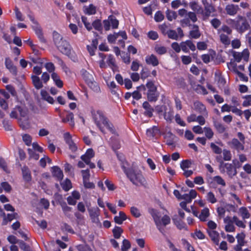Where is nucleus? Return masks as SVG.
Returning <instances> with one entry per match:
<instances>
[{
  "mask_svg": "<svg viewBox=\"0 0 251 251\" xmlns=\"http://www.w3.org/2000/svg\"><path fill=\"white\" fill-rule=\"evenodd\" d=\"M93 118L97 126L103 133H105L104 128L105 127L112 133L116 134L113 125L109 122L101 111H98L94 113L93 114Z\"/></svg>",
  "mask_w": 251,
  "mask_h": 251,
  "instance_id": "nucleus-1",
  "label": "nucleus"
},
{
  "mask_svg": "<svg viewBox=\"0 0 251 251\" xmlns=\"http://www.w3.org/2000/svg\"><path fill=\"white\" fill-rule=\"evenodd\" d=\"M126 176L135 185H144L146 183V179L140 171L132 169L129 172L127 173Z\"/></svg>",
  "mask_w": 251,
  "mask_h": 251,
  "instance_id": "nucleus-2",
  "label": "nucleus"
},
{
  "mask_svg": "<svg viewBox=\"0 0 251 251\" xmlns=\"http://www.w3.org/2000/svg\"><path fill=\"white\" fill-rule=\"evenodd\" d=\"M230 21L234 24L235 29L240 33H242L250 28V22L242 16H239L236 21L233 20H230Z\"/></svg>",
  "mask_w": 251,
  "mask_h": 251,
  "instance_id": "nucleus-3",
  "label": "nucleus"
},
{
  "mask_svg": "<svg viewBox=\"0 0 251 251\" xmlns=\"http://www.w3.org/2000/svg\"><path fill=\"white\" fill-rule=\"evenodd\" d=\"M148 89L147 98L150 101H156L159 97L157 92V88L152 81H149L146 84Z\"/></svg>",
  "mask_w": 251,
  "mask_h": 251,
  "instance_id": "nucleus-4",
  "label": "nucleus"
},
{
  "mask_svg": "<svg viewBox=\"0 0 251 251\" xmlns=\"http://www.w3.org/2000/svg\"><path fill=\"white\" fill-rule=\"evenodd\" d=\"M202 3L203 5V12L201 16L202 20L206 21L211 16V13L215 12L216 9L213 4L207 1V0H202Z\"/></svg>",
  "mask_w": 251,
  "mask_h": 251,
  "instance_id": "nucleus-5",
  "label": "nucleus"
},
{
  "mask_svg": "<svg viewBox=\"0 0 251 251\" xmlns=\"http://www.w3.org/2000/svg\"><path fill=\"white\" fill-rule=\"evenodd\" d=\"M219 169L222 173H226L230 178H232L236 176L237 173L235 167L232 164L228 163L223 164L222 167H221Z\"/></svg>",
  "mask_w": 251,
  "mask_h": 251,
  "instance_id": "nucleus-6",
  "label": "nucleus"
},
{
  "mask_svg": "<svg viewBox=\"0 0 251 251\" xmlns=\"http://www.w3.org/2000/svg\"><path fill=\"white\" fill-rule=\"evenodd\" d=\"M232 55L235 60L237 62H240L242 59L248 62L249 59L250 52L248 49H245L241 52L233 51Z\"/></svg>",
  "mask_w": 251,
  "mask_h": 251,
  "instance_id": "nucleus-7",
  "label": "nucleus"
},
{
  "mask_svg": "<svg viewBox=\"0 0 251 251\" xmlns=\"http://www.w3.org/2000/svg\"><path fill=\"white\" fill-rule=\"evenodd\" d=\"M18 113L21 117H25L27 113V110L24 107L16 106L11 111L10 116L11 118H18Z\"/></svg>",
  "mask_w": 251,
  "mask_h": 251,
  "instance_id": "nucleus-8",
  "label": "nucleus"
},
{
  "mask_svg": "<svg viewBox=\"0 0 251 251\" xmlns=\"http://www.w3.org/2000/svg\"><path fill=\"white\" fill-rule=\"evenodd\" d=\"M89 216L93 223L96 224L100 223L99 216L100 215V210L98 207H92L88 209Z\"/></svg>",
  "mask_w": 251,
  "mask_h": 251,
  "instance_id": "nucleus-9",
  "label": "nucleus"
},
{
  "mask_svg": "<svg viewBox=\"0 0 251 251\" xmlns=\"http://www.w3.org/2000/svg\"><path fill=\"white\" fill-rule=\"evenodd\" d=\"M64 139L71 151L73 152H75L77 150V147L73 141L72 136L69 132H66L64 134Z\"/></svg>",
  "mask_w": 251,
  "mask_h": 251,
  "instance_id": "nucleus-10",
  "label": "nucleus"
},
{
  "mask_svg": "<svg viewBox=\"0 0 251 251\" xmlns=\"http://www.w3.org/2000/svg\"><path fill=\"white\" fill-rule=\"evenodd\" d=\"M181 50L185 53L189 52V50L192 51L196 50V46L193 42L190 40L181 42Z\"/></svg>",
  "mask_w": 251,
  "mask_h": 251,
  "instance_id": "nucleus-11",
  "label": "nucleus"
},
{
  "mask_svg": "<svg viewBox=\"0 0 251 251\" xmlns=\"http://www.w3.org/2000/svg\"><path fill=\"white\" fill-rule=\"evenodd\" d=\"M228 144L231 148L236 150L238 152L244 150V143L240 142L237 139L233 138Z\"/></svg>",
  "mask_w": 251,
  "mask_h": 251,
  "instance_id": "nucleus-12",
  "label": "nucleus"
},
{
  "mask_svg": "<svg viewBox=\"0 0 251 251\" xmlns=\"http://www.w3.org/2000/svg\"><path fill=\"white\" fill-rule=\"evenodd\" d=\"M57 48L62 53L67 56L70 55L71 52V46L66 40L58 45Z\"/></svg>",
  "mask_w": 251,
  "mask_h": 251,
  "instance_id": "nucleus-13",
  "label": "nucleus"
},
{
  "mask_svg": "<svg viewBox=\"0 0 251 251\" xmlns=\"http://www.w3.org/2000/svg\"><path fill=\"white\" fill-rule=\"evenodd\" d=\"M5 65L6 68L9 71V72L14 75H16L17 74V68L14 65L12 61L9 57H6L5 59Z\"/></svg>",
  "mask_w": 251,
  "mask_h": 251,
  "instance_id": "nucleus-14",
  "label": "nucleus"
},
{
  "mask_svg": "<svg viewBox=\"0 0 251 251\" xmlns=\"http://www.w3.org/2000/svg\"><path fill=\"white\" fill-rule=\"evenodd\" d=\"M239 10V6L233 4H228L225 8V10L226 11L227 14L230 16H234L236 15Z\"/></svg>",
  "mask_w": 251,
  "mask_h": 251,
  "instance_id": "nucleus-15",
  "label": "nucleus"
},
{
  "mask_svg": "<svg viewBox=\"0 0 251 251\" xmlns=\"http://www.w3.org/2000/svg\"><path fill=\"white\" fill-rule=\"evenodd\" d=\"M94 155L95 152L93 149H89L87 150L84 154L81 156L80 158L85 164L89 163Z\"/></svg>",
  "mask_w": 251,
  "mask_h": 251,
  "instance_id": "nucleus-16",
  "label": "nucleus"
},
{
  "mask_svg": "<svg viewBox=\"0 0 251 251\" xmlns=\"http://www.w3.org/2000/svg\"><path fill=\"white\" fill-rule=\"evenodd\" d=\"M145 61L147 64L153 67L157 66L159 64L157 57L153 54L147 55L145 58Z\"/></svg>",
  "mask_w": 251,
  "mask_h": 251,
  "instance_id": "nucleus-17",
  "label": "nucleus"
},
{
  "mask_svg": "<svg viewBox=\"0 0 251 251\" xmlns=\"http://www.w3.org/2000/svg\"><path fill=\"white\" fill-rule=\"evenodd\" d=\"M149 212L153 218L155 224H158V223L161 222V214L160 212H159L156 209L153 208H150L149 209Z\"/></svg>",
  "mask_w": 251,
  "mask_h": 251,
  "instance_id": "nucleus-18",
  "label": "nucleus"
},
{
  "mask_svg": "<svg viewBox=\"0 0 251 251\" xmlns=\"http://www.w3.org/2000/svg\"><path fill=\"white\" fill-rule=\"evenodd\" d=\"M143 107L145 110L144 114L149 117H151L153 116L154 111L153 108L149 104L148 101H145L143 103Z\"/></svg>",
  "mask_w": 251,
  "mask_h": 251,
  "instance_id": "nucleus-19",
  "label": "nucleus"
},
{
  "mask_svg": "<svg viewBox=\"0 0 251 251\" xmlns=\"http://www.w3.org/2000/svg\"><path fill=\"white\" fill-rule=\"evenodd\" d=\"M238 215L241 217L243 220L249 219L251 217V214L247 207L242 206L239 208Z\"/></svg>",
  "mask_w": 251,
  "mask_h": 251,
  "instance_id": "nucleus-20",
  "label": "nucleus"
},
{
  "mask_svg": "<svg viewBox=\"0 0 251 251\" xmlns=\"http://www.w3.org/2000/svg\"><path fill=\"white\" fill-rule=\"evenodd\" d=\"M194 107L195 110L199 113L207 115L208 113L206 111V109L204 105L200 101H196L194 103Z\"/></svg>",
  "mask_w": 251,
  "mask_h": 251,
  "instance_id": "nucleus-21",
  "label": "nucleus"
},
{
  "mask_svg": "<svg viewBox=\"0 0 251 251\" xmlns=\"http://www.w3.org/2000/svg\"><path fill=\"white\" fill-rule=\"evenodd\" d=\"M51 171L53 176L56 177L57 180H61L63 179V172L58 167H53L51 169Z\"/></svg>",
  "mask_w": 251,
  "mask_h": 251,
  "instance_id": "nucleus-22",
  "label": "nucleus"
},
{
  "mask_svg": "<svg viewBox=\"0 0 251 251\" xmlns=\"http://www.w3.org/2000/svg\"><path fill=\"white\" fill-rule=\"evenodd\" d=\"M32 27L39 40L42 42H45V39L44 37L42 30L38 23H35V25H32Z\"/></svg>",
  "mask_w": 251,
  "mask_h": 251,
  "instance_id": "nucleus-23",
  "label": "nucleus"
},
{
  "mask_svg": "<svg viewBox=\"0 0 251 251\" xmlns=\"http://www.w3.org/2000/svg\"><path fill=\"white\" fill-rule=\"evenodd\" d=\"M83 12L87 15H94L96 13V7L92 4L88 6H84L83 8Z\"/></svg>",
  "mask_w": 251,
  "mask_h": 251,
  "instance_id": "nucleus-24",
  "label": "nucleus"
},
{
  "mask_svg": "<svg viewBox=\"0 0 251 251\" xmlns=\"http://www.w3.org/2000/svg\"><path fill=\"white\" fill-rule=\"evenodd\" d=\"M189 35L190 37L193 39H198L201 36V33L198 25H193V29L189 32Z\"/></svg>",
  "mask_w": 251,
  "mask_h": 251,
  "instance_id": "nucleus-25",
  "label": "nucleus"
},
{
  "mask_svg": "<svg viewBox=\"0 0 251 251\" xmlns=\"http://www.w3.org/2000/svg\"><path fill=\"white\" fill-rule=\"evenodd\" d=\"M66 117L65 118H63L62 119V121L63 123H68L69 122V125L71 126H74L75 125V122L74 119V114L72 112H68Z\"/></svg>",
  "mask_w": 251,
  "mask_h": 251,
  "instance_id": "nucleus-26",
  "label": "nucleus"
},
{
  "mask_svg": "<svg viewBox=\"0 0 251 251\" xmlns=\"http://www.w3.org/2000/svg\"><path fill=\"white\" fill-rule=\"evenodd\" d=\"M81 76L86 83L93 80V75L85 69H82L80 71Z\"/></svg>",
  "mask_w": 251,
  "mask_h": 251,
  "instance_id": "nucleus-27",
  "label": "nucleus"
},
{
  "mask_svg": "<svg viewBox=\"0 0 251 251\" xmlns=\"http://www.w3.org/2000/svg\"><path fill=\"white\" fill-rule=\"evenodd\" d=\"M175 137V136L171 132H168L164 135V139L166 143L169 146H172L174 144Z\"/></svg>",
  "mask_w": 251,
  "mask_h": 251,
  "instance_id": "nucleus-28",
  "label": "nucleus"
},
{
  "mask_svg": "<svg viewBox=\"0 0 251 251\" xmlns=\"http://www.w3.org/2000/svg\"><path fill=\"white\" fill-rule=\"evenodd\" d=\"M23 176L25 181H29L31 179V173L29 169L26 166L22 168Z\"/></svg>",
  "mask_w": 251,
  "mask_h": 251,
  "instance_id": "nucleus-29",
  "label": "nucleus"
},
{
  "mask_svg": "<svg viewBox=\"0 0 251 251\" xmlns=\"http://www.w3.org/2000/svg\"><path fill=\"white\" fill-rule=\"evenodd\" d=\"M53 39L54 44L56 46L61 44L65 40H63L62 36L56 31L53 32Z\"/></svg>",
  "mask_w": 251,
  "mask_h": 251,
  "instance_id": "nucleus-30",
  "label": "nucleus"
},
{
  "mask_svg": "<svg viewBox=\"0 0 251 251\" xmlns=\"http://www.w3.org/2000/svg\"><path fill=\"white\" fill-rule=\"evenodd\" d=\"M53 39L54 44L56 46L61 44L65 40H63L62 36L56 31L53 32Z\"/></svg>",
  "mask_w": 251,
  "mask_h": 251,
  "instance_id": "nucleus-31",
  "label": "nucleus"
},
{
  "mask_svg": "<svg viewBox=\"0 0 251 251\" xmlns=\"http://www.w3.org/2000/svg\"><path fill=\"white\" fill-rule=\"evenodd\" d=\"M190 6L191 8L197 14H202V12H203V8L201 6L199 5L197 2H191L190 3Z\"/></svg>",
  "mask_w": 251,
  "mask_h": 251,
  "instance_id": "nucleus-32",
  "label": "nucleus"
},
{
  "mask_svg": "<svg viewBox=\"0 0 251 251\" xmlns=\"http://www.w3.org/2000/svg\"><path fill=\"white\" fill-rule=\"evenodd\" d=\"M108 65L112 68L113 71H117L118 67L115 63V59L112 54H109L107 60Z\"/></svg>",
  "mask_w": 251,
  "mask_h": 251,
  "instance_id": "nucleus-33",
  "label": "nucleus"
},
{
  "mask_svg": "<svg viewBox=\"0 0 251 251\" xmlns=\"http://www.w3.org/2000/svg\"><path fill=\"white\" fill-rule=\"evenodd\" d=\"M58 64L61 67L63 71L67 75H70L72 74V72L69 67L67 66L64 61L59 57H57Z\"/></svg>",
  "mask_w": 251,
  "mask_h": 251,
  "instance_id": "nucleus-34",
  "label": "nucleus"
},
{
  "mask_svg": "<svg viewBox=\"0 0 251 251\" xmlns=\"http://www.w3.org/2000/svg\"><path fill=\"white\" fill-rule=\"evenodd\" d=\"M209 215V209L206 207L201 211L200 214L199 215V218L201 221H206Z\"/></svg>",
  "mask_w": 251,
  "mask_h": 251,
  "instance_id": "nucleus-35",
  "label": "nucleus"
},
{
  "mask_svg": "<svg viewBox=\"0 0 251 251\" xmlns=\"http://www.w3.org/2000/svg\"><path fill=\"white\" fill-rule=\"evenodd\" d=\"M126 219V216L125 213L122 211H120L118 216H116L114 217V221L118 224L121 225L123 223V221H125Z\"/></svg>",
  "mask_w": 251,
  "mask_h": 251,
  "instance_id": "nucleus-36",
  "label": "nucleus"
},
{
  "mask_svg": "<svg viewBox=\"0 0 251 251\" xmlns=\"http://www.w3.org/2000/svg\"><path fill=\"white\" fill-rule=\"evenodd\" d=\"M233 223H234L238 227L245 228L246 227L245 220H241L236 216H234L232 217Z\"/></svg>",
  "mask_w": 251,
  "mask_h": 251,
  "instance_id": "nucleus-37",
  "label": "nucleus"
},
{
  "mask_svg": "<svg viewBox=\"0 0 251 251\" xmlns=\"http://www.w3.org/2000/svg\"><path fill=\"white\" fill-rule=\"evenodd\" d=\"M18 217V215L16 213H14L13 214H7V216L3 218V220L2 221V225H6L8 222H11L12 220H13L14 219H17Z\"/></svg>",
  "mask_w": 251,
  "mask_h": 251,
  "instance_id": "nucleus-38",
  "label": "nucleus"
},
{
  "mask_svg": "<svg viewBox=\"0 0 251 251\" xmlns=\"http://www.w3.org/2000/svg\"><path fill=\"white\" fill-rule=\"evenodd\" d=\"M31 78L32 80L33 84L34 87L37 89H39L43 87V84L41 81L40 79V78L37 75H32Z\"/></svg>",
  "mask_w": 251,
  "mask_h": 251,
  "instance_id": "nucleus-39",
  "label": "nucleus"
},
{
  "mask_svg": "<svg viewBox=\"0 0 251 251\" xmlns=\"http://www.w3.org/2000/svg\"><path fill=\"white\" fill-rule=\"evenodd\" d=\"M208 233L212 241L216 243H218L219 242V234L218 232L214 230H210L208 231Z\"/></svg>",
  "mask_w": 251,
  "mask_h": 251,
  "instance_id": "nucleus-40",
  "label": "nucleus"
},
{
  "mask_svg": "<svg viewBox=\"0 0 251 251\" xmlns=\"http://www.w3.org/2000/svg\"><path fill=\"white\" fill-rule=\"evenodd\" d=\"M51 76L52 79L53 80V81L55 83V84L59 88H62L63 87V82L60 79V77L57 74H56V73H52Z\"/></svg>",
  "mask_w": 251,
  "mask_h": 251,
  "instance_id": "nucleus-41",
  "label": "nucleus"
},
{
  "mask_svg": "<svg viewBox=\"0 0 251 251\" xmlns=\"http://www.w3.org/2000/svg\"><path fill=\"white\" fill-rule=\"evenodd\" d=\"M41 95L42 98L47 101L48 102L51 104H53L54 102V100L52 97H50L49 93L45 91L42 90L41 92Z\"/></svg>",
  "mask_w": 251,
  "mask_h": 251,
  "instance_id": "nucleus-42",
  "label": "nucleus"
},
{
  "mask_svg": "<svg viewBox=\"0 0 251 251\" xmlns=\"http://www.w3.org/2000/svg\"><path fill=\"white\" fill-rule=\"evenodd\" d=\"M110 140L112 148L116 151V150L120 148V142L116 137H112L110 138Z\"/></svg>",
  "mask_w": 251,
  "mask_h": 251,
  "instance_id": "nucleus-43",
  "label": "nucleus"
},
{
  "mask_svg": "<svg viewBox=\"0 0 251 251\" xmlns=\"http://www.w3.org/2000/svg\"><path fill=\"white\" fill-rule=\"evenodd\" d=\"M88 86L95 92L99 93L100 89L98 84L95 81L92 80L87 83Z\"/></svg>",
  "mask_w": 251,
  "mask_h": 251,
  "instance_id": "nucleus-44",
  "label": "nucleus"
},
{
  "mask_svg": "<svg viewBox=\"0 0 251 251\" xmlns=\"http://www.w3.org/2000/svg\"><path fill=\"white\" fill-rule=\"evenodd\" d=\"M159 132L158 128L154 126L152 128L148 129L147 130V135L148 137H153L155 136Z\"/></svg>",
  "mask_w": 251,
  "mask_h": 251,
  "instance_id": "nucleus-45",
  "label": "nucleus"
},
{
  "mask_svg": "<svg viewBox=\"0 0 251 251\" xmlns=\"http://www.w3.org/2000/svg\"><path fill=\"white\" fill-rule=\"evenodd\" d=\"M214 126L217 131L220 133H223L226 131V127L223 124L219 122H215Z\"/></svg>",
  "mask_w": 251,
  "mask_h": 251,
  "instance_id": "nucleus-46",
  "label": "nucleus"
},
{
  "mask_svg": "<svg viewBox=\"0 0 251 251\" xmlns=\"http://www.w3.org/2000/svg\"><path fill=\"white\" fill-rule=\"evenodd\" d=\"M187 18L184 19V21H186V23L188 21V19H190L193 23H195L197 21V17L196 13L193 12H189L187 14Z\"/></svg>",
  "mask_w": 251,
  "mask_h": 251,
  "instance_id": "nucleus-47",
  "label": "nucleus"
},
{
  "mask_svg": "<svg viewBox=\"0 0 251 251\" xmlns=\"http://www.w3.org/2000/svg\"><path fill=\"white\" fill-rule=\"evenodd\" d=\"M154 50L157 54L160 55L164 54L167 52V49L165 47L159 45H156L154 47Z\"/></svg>",
  "mask_w": 251,
  "mask_h": 251,
  "instance_id": "nucleus-48",
  "label": "nucleus"
},
{
  "mask_svg": "<svg viewBox=\"0 0 251 251\" xmlns=\"http://www.w3.org/2000/svg\"><path fill=\"white\" fill-rule=\"evenodd\" d=\"M221 42L225 46H228L230 43V40L227 35L221 34L220 36Z\"/></svg>",
  "mask_w": 251,
  "mask_h": 251,
  "instance_id": "nucleus-49",
  "label": "nucleus"
},
{
  "mask_svg": "<svg viewBox=\"0 0 251 251\" xmlns=\"http://www.w3.org/2000/svg\"><path fill=\"white\" fill-rule=\"evenodd\" d=\"M223 159L225 161H230L232 158V155L230 151L224 149L222 151Z\"/></svg>",
  "mask_w": 251,
  "mask_h": 251,
  "instance_id": "nucleus-50",
  "label": "nucleus"
},
{
  "mask_svg": "<svg viewBox=\"0 0 251 251\" xmlns=\"http://www.w3.org/2000/svg\"><path fill=\"white\" fill-rule=\"evenodd\" d=\"M245 234L242 232L241 233H238L236 236V238L237 240L238 244H240V245H244L245 244Z\"/></svg>",
  "mask_w": 251,
  "mask_h": 251,
  "instance_id": "nucleus-51",
  "label": "nucleus"
},
{
  "mask_svg": "<svg viewBox=\"0 0 251 251\" xmlns=\"http://www.w3.org/2000/svg\"><path fill=\"white\" fill-rule=\"evenodd\" d=\"M237 205L232 204L229 203H226L225 205V208L226 210L228 212H236L237 210Z\"/></svg>",
  "mask_w": 251,
  "mask_h": 251,
  "instance_id": "nucleus-52",
  "label": "nucleus"
},
{
  "mask_svg": "<svg viewBox=\"0 0 251 251\" xmlns=\"http://www.w3.org/2000/svg\"><path fill=\"white\" fill-rule=\"evenodd\" d=\"M92 26L96 30L100 31L102 30V25L100 20H96L92 24Z\"/></svg>",
  "mask_w": 251,
  "mask_h": 251,
  "instance_id": "nucleus-53",
  "label": "nucleus"
},
{
  "mask_svg": "<svg viewBox=\"0 0 251 251\" xmlns=\"http://www.w3.org/2000/svg\"><path fill=\"white\" fill-rule=\"evenodd\" d=\"M109 19L110 21L111 25L113 28H117L118 27L119 21L117 19L113 16H109Z\"/></svg>",
  "mask_w": 251,
  "mask_h": 251,
  "instance_id": "nucleus-54",
  "label": "nucleus"
},
{
  "mask_svg": "<svg viewBox=\"0 0 251 251\" xmlns=\"http://www.w3.org/2000/svg\"><path fill=\"white\" fill-rule=\"evenodd\" d=\"M63 190H64L65 191H69L71 188L72 187L71 186V182L70 180L67 179L66 180L62 182L61 184Z\"/></svg>",
  "mask_w": 251,
  "mask_h": 251,
  "instance_id": "nucleus-55",
  "label": "nucleus"
},
{
  "mask_svg": "<svg viewBox=\"0 0 251 251\" xmlns=\"http://www.w3.org/2000/svg\"><path fill=\"white\" fill-rule=\"evenodd\" d=\"M210 148L215 154H220L222 152V149L213 143L210 144Z\"/></svg>",
  "mask_w": 251,
  "mask_h": 251,
  "instance_id": "nucleus-56",
  "label": "nucleus"
},
{
  "mask_svg": "<svg viewBox=\"0 0 251 251\" xmlns=\"http://www.w3.org/2000/svg\"><path fill=\"white\" fill-rule=\"evenodd\" d=\"M123 232V230L122 228L118 226H116L113 229V233L114 236L115 238L116 239H119L121 233Z\"/></svg>",
  "mask_w": 251,
  "mask_h": 251,
  "instance_id": "nucleus-57",
  "label": "nucleus"
},
{
  "mask_svg": "<svg viewBox=\"0 0 251 251\" xmlns=\"http://www.w3.org/2000/svg\"><path fill=\"white\" fill-rule=\"evenodd\" d=\"M203 130L204 131L205 135L206 137V138L210 139L213 137L214 135V133L211 128L208 127H205L203 128Z\"/></svg>",
  "mask_w": 251,
  "mask_h": 251,
  "instance_id": "nucleus-58",
  "label": "nucleus"
},
{
  "mask_svg": "<svg viewBox=\"0 0 251 251\" xmlns=\"http://www.w3.org/2000/svg\"><path fill=\"white\" fill-rule=\"evenodd\" d=\"M206 199L209 202L212 203H215L217 202V199L214 194L211 192H209L207 194Z\"/></svg>",
  "mask_w": 251,
  "mask_h": 251,
  "instance_id": "nucleus-59",
  "label": "nucleus"
},
{
  "mask_svg": "<svg viewBox=\"0 0 251 251\" xmlns=\"http://www.w3.org/2000/svg\"><path fill=\"white\" fill-rule=\"evenodd\" d=\"M211 25L215 28L218 29L221 25V21L217 18H214L210 21Z\"/></svg>",
  "mask_w": 251,
  "mask_h": 251,
  "instance_id": "nucleus-60",
  "label": "nucleus"
},
{
  "mask_svg": "<svg viewBox=\"0 0 251 251\" xmlns=\"http://www.w3.org/2000/svg\"><path fill=\"white\" fill-rule=\"evenodd\" d=\"M191 164L192 163L190 160H185L181 162L180 167L183 171H185L186 169L190 168Z\"/></svg>",
  "mask_w": 251,
  "mask_h": 251,
  "instance_id": "nucleus-61",
  "label": "nucleus"
},
{
  "mask_svg": "<svg viewBox=\"0 0 251 251\" xmlns=\"http://www.w3.org/2000/svg\"><path fill=\"white\" fill-rule=\"evenodd\" d=\"M166 17L168 20L172 21L173 19H175L176 17V13L169 10H167L166 12Z\"/></svg>",
  "mask_w": 251,
  "mask_h": 251,
  "instance_id": "nucleus-62",
  "label": "nucleus"
},
{
  "mask_svg": "<svg viewBox=\"0 0 251 251\" xmlns=\"http://www.w3.org/2000/svg\"><path fill=\"white\" fill-rule=\"evenodd\" d=\"M131 245L128 240L124 239L123 241V244L122 246L121 250L122 251H127V250L130 248Z\"/></svg>",
  "mask_w": 251,
  "mask_h": 251,
  "instance_id": "nucleus-63",
  "label": "nucleus"
},
{
  "mask_svg": "<svg viewBox=\"0 0 251 251\" xmlns=\"http://www.w3.org/2000/svg\"><path fill=\"white\" fill-rule=\"evenodd\" d=\"M244 99L245 100L243 102V106L244 107L251 106V95L244 96Z\"/></svg>",
  "mask_w": 251,
  "mask_h": 251,
  "instance_id": "nucleus-64",
  "label": "nucleus"
}]
</instances>
